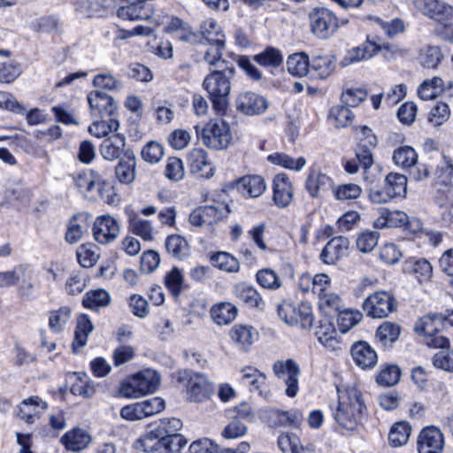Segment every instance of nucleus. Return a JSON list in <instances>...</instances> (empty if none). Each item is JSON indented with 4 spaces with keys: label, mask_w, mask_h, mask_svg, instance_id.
Listing matches in <instances>:
<instances>
[{
    "label": "nucleus",
    "mask_w": 453,
    "mask_h": 453,
    "mask_svg": "<svg viewBox=\"0 0 453 453\" xmlns=\"http://www.w3.org/2000/svg\"><path fill=\"white\" fill-rule=\"evenodd\" d=\"M403 269L405 273L413 276L419 283L429 281L433 275L431 263L423 257H409L404 261Z\"/></svg>",
    "instance_id": "nucleus-22"
},
{
    "label": "nucleus",
    "mask_w": 453,
    "mask_h": 453,
    "mask_svg": "<svg viewBox=\"0 0 453 453\" xmlns=\"http://www.w3.org/2000/svg\"><path fill=\"white\" fill-rule=\"evenodd\" d=\"M160 376L152 369H145L122 382L119 393L127 398H138L153 393L159 385Z\"/></svg>",
    "instance_id": "nucleus-3"
},
{
    "label": "nucleus",
    "mask_w": 453,
    "mask_h": 453,
    "mask_svg": "<svg viewBox=\"0 0 453 453\" xmlns=\"http://www.w3.org/2000/svg\"><path fill=\"white\" fill-rule=\"evenodd\" d=\"M88 215L86 212H81L73 217L70 220L65 240L70 243L77 242L88 228Z\"/></svg>",
    "instance_id": "nucleus-37"
},
{
    "label": "nucleus",
    "mask_w": 453,
    "mask_h": 453,
    "mask_svg": "<svg viewBox=\"0 0 453 453\" xmlns=\"http://www.w3.org/2000/svg\"><path fill=\"white\" fill-rule=\"evenodd\" d=\"M332 192L335 199L346 201L359 197L362 194V188L357 184L346 183L333 187Z\"/></svg>",
    "instance_id": "nucleus-54"
},
{
    "label": "nucleus",
    "mask_w": 453,
    "mask_h": 453,
    "mask_svg": "<svg viewBox=\"0 0 453 453\" xmlns=\"http://www.w3.org/2000/svg\"><path fill=\"white\" fill-rule=\"evenodd\" d=\"M280 319L288 325H300L303 328H310L314 320L311 305L308 302L295 303L289 300H283L277 309Z\"/></svg>",
    "instance_id": "nucleus-5"
},
{
    "label": "nucleus",
    "mask_w": 453,
    "mask_h": 453,
    "mask_svg": "<svg viewBox=\"0 0 453 453\" xmlns=\"http://www.w3.org/2000/svg\"><path fill=\"white\" fill-rule=\"evenodd\" d=\"M224 49L225 44L208 43V47L201 49L198 54L201 55V60L210 65H225L226 62L222 59V50Z\"/></svg>",
    "instance_id": "nucleus-51"
},
{
    "label": "nucleus",
    "mask_w": 453,
    "mask_h": 453,
    "mask_svg": "<svg viewBox=\"0 0 453 453\" xmlns=\"http://www.w3.org/2000/svg\"><path fill=\"white\" fill-rule=\"evenodd\" d=\"M435 185L442 191L453 188V163L448 157H443L437 166Z\"/></svg>",
    "instance_id": "nucleus-39"
},
{
    "label": "nucleus",
    "mask_w": 453,
    "mask_h": 453,
    "mask_svg": "<svg viewBox=\"0 0 453 453\" xmlns=\"http://www.w3.org/2000/svg\"><path fill=\"white\" fill-rule=\"evenodd\" d=\"M330 117L334 119L335 127L340 128L349 125L354 115L349 107L343 104V105L333 107L330 111Z\"/></svg>",
    "instance_id": "nucleus-59"
},
{
    "label": "nucleus",
    "mask_w": 453,
    "mask_h": 453,
    "mask_svg": "<svg viewBox=\"0 0 453 453\" xmlns=\"http://www.w3.org/2000/svg\"><path fill=\"white\" fill-rule=\"evenodd\" d=\"M338 314L337 326L341 333L349 332L353 326L357 325L363 318V314L353 309H342Z\"/></svg>",
    "instance_id": "nucleus-48"
},
{
    "label": "nucleus",
    "mask_w": 453,
    "mask_h": 453,
    "mask_svg": "<svg viewBox=\"0 0 453 453\" xmlns=\"http://www.w3.org/2000/svg\"><path fill=\"white\" fill-rule=\"evenodd\" d=\"M235 74L234 66L226 65L214 70L205 76L203 88L208 93L213 108L218 112H225L231 91V81Z\"/></svg>",
    "instance_id": "nucleus-2"
},
{
    "label": "nucleus",
    "mask_w": 453,
    "mask_h": 453,
    "mask_svg": "<svg viewBox=\"0 0 453 453\" xmlns=\"http://www.w3.org/2000/svg\"><path fill=\"white\" fill-rule=\"evenodd\" d=\"M338 404L333 411L337 424L348 431L357 429L366 410L361 391L355 386L337 389Z\"/></svg>",
    "instance_id": "nucleus-1"
},
{
    "label": "nucleus",
    "mask_w": 453,
    "mask_h": 453,
    "mask_svg": "<svg viewBox=\"0 0 453 453\" xmlns=\"http://www.w3.org/2000/svg\"><path fill=\"white\" fill-rule=\"evenodd\" d=\"M430 348L439 350L433 357V364L436 368L453 372V349L449 342H428Z\"/></svg>",
    "instance_id": "nucleus-26"
},
{
    "label": "nucleus",
    "mask_w": 453,
    "mask_h": 453,
    "mask_svg": "<svg viewBox=\"0 0 453 453\" xmlns=\"http://www.w3.org/2000/svg\"><path fill=\"white\" fill-rule=\"evenodd\" d=\"M99 258L97 248L91 245H81L77 250V259L85 268L92 267Z\"/></svg>",
    "instance_id": "nucleus-58"
},
{
    "label": "nucleus",
    "mask_w": 453,
    "mask_h": 453,
    "mask_svg": "<svg viewBox=\"0 0 453 453\" xmlns=\"http://www.w3.org/2000/svg\"><path fill=\"white\" fill-rule=\"evenodd\" d=\"M126 4L119 8L117 15L127 20H147L154 13V0H123Z\"/></svg>",
    "instance_id": "nucleus-13"
},
{
    "label": "nucleus",
    "mask_w": 453,
    "mask_h": 453,
    "mask_svg": "<svg viewBox=\"0 0 453 453\" xmlns=\"http://www.w3.org/2000/svg\"><path fill=\"white\" fill-rule=\"evenodd\" d=\"M401 377V371L396 365H388L377 375L376 381L379 385L391 387L395 385Z\"/></svg>",
    "instance_id": "nucleus-60"
},
{
    "label": "nucleus",
    "mask_w": 453,
    "mask_h": 453,
    "mask_svg": "<svg viewBox=\"0 0 453 453\" xmlns=\"http://www.w3.org/2000/svg\"><path fill=\"white\" fill-rule=\"evenodd\" d=\"M167 252L174 258L184 259L189 255L187 240L180 234H171L165 240Z\"/></svg>",
    "instance_id": "nucleus-44"
},
{
    "label": "nucleus",
    "mask_w": 453,
    "mask_h": 453,
    "mask_svg": "<svg viewBox=\"0 0 453 453\" xmlns=\"http://www.w3.org/2000/svg\"><path fill=\"white\" fill-rule=\"evenodd\" d=\"M349 242L347 238L339 236L331 239L324 247L320 253V258L323 263L333 265L348 252Z\"/></svg>",
    "instance_id": "nucleus-24"
},
{
    "label": "nucleus",
    "mask_w": 453,
    "mask_h": 453,
    "mask_svg": "<svg viewBox=\"0 0 453 453\" xmlns=\"http://www.w3.org/2000/svg\"><path fill=\"white\" fill-rule=\"evenodd\" d=\"M236 110L247 116H257L265 112L268 109V100L255 92L242 91L235 98Z\"/></svg>",
    "instance_id": "nucleus-12"
},
{
    "label": "nucleus",
    "mask_w": 453,
    "mask_h": 453,
    "mask_svg": "<svg viewBox=\"0 0 453 453\" xmlns=\"http://www.w3.org/2000/svg\"><path fill=\"white\" fill-rule=\"evenodd\" d=\"M267 160L273 165H280L294 171H300L306 165V160L303 157H299L298 158L295 159L292 157L281 152H275L269 155L267 157Z\"/></svg>",
    "instance_id": "nucleus-46"
},
{
    "label": "nucleus",
    "mask_w": 453,
    "mask_h": 453,
    "mask_svg": "<svg viewBox=\"0 0 453 453\" xmlns=\"http://www.w3.org/2000/svg\"><path fill=\"white\" fill-rule=\"evenodd\" d=\"M238 314V308L230 302H221L214 304L210 311L212 320L219 325L232 323Z\"/></svg>",
    "instance_id": "nucleus-30"
},
{
    "label": "nucleus",
    "mask_w": 453,
    "mask_h": 453,
    "mask_svg": "<svg viewBox=\"0 0 453 453\" xmlns=\"http://www.w3.org/2000/svg\"><path fill=\"white\" fill-rule=\"evenodd\" d=\"M336 58L334 55H317L311 60V71L319 79H326L335 71Z\"/></svg>",
    "instance_id": "nucleus-33"
},
{
    "label": "nucleus",
    "mask_w": 453,
    "mask_h": 453,
    "mask_svg": "<svg viewBox=\"0 0 453 453\" xmlns=\"http://www.w3.org/2000/svg\"><path fill=\"white\" fill-rule=\"evenodd\" d=\"M449 117V108L445 103H438L429 112L428 121L438 127L444 123Z\"/></svg>",
    "instance_id": "nucleus-64"
},
{
    "label": "nucleus",
    "mask_w": 453,
    "mask_h": 453,
    "mask_svg": "<svg viewBox=\"0 0 453 453\" xmlns=\"http://www.w3.org/2000/svg\"><path fill=\"white\" fill-rule=\"evenodd\" d=\"M72 310L68 306L60 307L52 311L49 316V326L54 333L62 332L71 318Z\"/></svg>",
    "instance_id": "nucleus-49"
},
{
    "label": "nucleus",
    "mask_w": 453,
    "mask_h": 453,
    "mask_svg": "<svg viewBox=\"0 0 453 453\" xmlns=\"http://www.w3.org/2000/svg\"><path fill=\"white\" fill-rule=\"evenodd\" d=\"M273 189V199L278 207L284 208L291 203L293 199V188L285 173H279L274 176Z\"/></svg>",
    "instance_id": "nucleus-23"
},
{
    "label": "nucleus",
    "mask_w": 453,
    "mask_h": 453,
    "mask_svg": "<svg viewBox=\"0 0 453 453\" xmlns=\"http://www.w3.org/2000/svg\"><path fill=\"white\" fill-rule=\"evenodd\" d=\"M411 427L408 422H396L392 426L388 433V441L393 447H401L407 443Z\"/></svg>",
    "instance_id": "nucleus-47"
},
{
    "label": "nucleus",
    "mask_w": 453,
    "mask_h": 453,
    "mask_svg": "<svg viewBox=\"0 0 453 453\" xmlns=\"http://www.w3.org/2000/svg\"><path fill=\"white\" fill-rule=\"evenodd\" d=\"M118 128L117 117L93 118V123L89 126L88 131L92 135L101 138L117 131Z\"/></svg>",
    "instance_id": "nucleus-41"
},
{
    "label": "nucleus",
    "mask_w": 453,
    "mask_h": 453,
    "mask_svg": "<svg viewBox=\"0 0 453 453\" xmlns=\"http://www.w3.org/2000/svg\"><path fill=\"white\" fill-rule=\"evenodd\" d=\"M136 160L133 153H126L115 168L116 178L123 184H130L135 177Z\"/></svg>",
    "instance_id": "nucleus-36"
},
{
    "label": "nucleus",
    "mask_w": 453,
    "mask_h": 453,
    "mask_svg": "<svg viewBox=\"0 0 453 453\" xmlns=\"http://www.w3.org/2000/svg\"><path fill=\"white\" fill-rule=\"evenodd\" d=\"M350 353L354 363L363 370L373 368L378 362L376 351L367 342H355Z\"/></svg>",
    "instance_id": "nucleus-19"
},
{
    "label": "nucleus",
    "mask_w": 453,
    "mask_h": 453,
    "mask_svg": "<svg viewBox=\"0 0 453 453\" xmlns=\"http://www.w3.org/2000/svg\"><path fill=\"white\" fill-rule=\"evenodd\" d=\"M182 428V421L176 418H163L155 427L163 441L166 442L172 453L180 452L187 444V440L179 434Z\"/></svg>",
    "instance_id": "nucleus-9"
},
{
    "label": "nucleus",
    "mask_w": 453,
    "mask_h": 453,
    "mask_svg": "<svg viewBox=\"0 0 453 453\" xmlns=\"http://www.w3.org/2000/svg\"><path fill=\"white\" fill-rule=\"evenodd\" d=\"M331 183L332 180L326 174L317 170H311L306 178L305 187L312 197H317L320 193L328 190Z\"/></svg>",
    "instance_id": "nucleus-31"
},
{
    "label": "nucleus",
    "mask_w": 453,
    "mask_h": 453,
    "mask_svg": "<svg viewBox=\"0 0 453 453\" xmlns=\"http://www.w3.org/2000/svg\"><path fill=\"white\" fill-rule=\"evenodd\" d=\"M73 183L79 192L84 196L98 195L103 196L104 181L97 173L93 171H84L73 174Z\"/></svg>",
    "instance_id": "nucleus-18"
},
{
    "label": "nucleus",
    "mask_w": 453,
    "mask_h": 453,
    "mask_svg": "<svg viewBox=\"0 0 453 453\" xmlns=\"http://www.w3.org/2000/svg\"><path fill=\"white\" fill-rule=\"evenodd\" d=\"M448 325H451L441 314H427L418 319L414 325V331L419 337H435L434 340H449L441 334Z\"/></svg>",
    "instance_id": "nucleus-11"
},
{
    "label": "nucleus",
    "mask_w": 453,
    "mask_h": 453,
    "mask_svg": "<svg viewBox=\"0 0 453 453\" xmlns=\"http://www.w3.org/2000/svg\"><path fill=\"white\" fill-rule=\"evenodd\" d=\"M242 382L244 385L250 386V391H257L261 396L265 399L271 397V392L267 388L266 376L253 366H246L241 371Z\"/></svg>",
    "instance_id": "nucleus-20"
},
{
    "label": "nucleus",
    "mask_w": 453,
    "mask_h": 453,
    "mask_svg": "<svg viewBox=\"0 0 453 453\" xmlns=\"http://www.w3.org/2000/svg\"><path fill=\"white\" fill-rule=\"evenodd\" d=\"M196 136L203 143L214 150H222L231 141L229 126L223 120L210 121L205 126H195Z\"/></svg>",
    "instance_id": "nucleus-6"
},
{
    "label": "nucleus",
    "mask_w": 453,
    "mask_h": 453,
    "mask_svg": "<svg viewBox=\"0 0 453 453\" xmlns=\"http://www.w3.org/2000/svg\"><path fill=\"white\" fill-rule=\"evenodd\" d=\"M236 188L243 196L255 198L265 191L266 185L261 176L247 175L237 180Z\"/></svg>",
    "instance_id": "nucleus-29"
},
{
    "label": "nucleus",
    "mask_w": 453,
    "mask_h": 453,
    "mask_svg": "<svg viewBox=\"0 0 453 453\" xmlns=\"http://www.w3.org/2000/svg\"><path fill=\"white\" fill-rule=\"evenodd\" d=\"M119 223L110 215L97 217L93 225L94 238L101 244L113 242L119 234Z\"/></svg>",
    "instance_id": "nucleus-17"
},
{
    "label": "nucleus",
    "mask_w": 453,
    "mask_h": 453,
    "mask_svg": "<svg viewBox=\"0 0 453 453\" xmlns=\"http://www.w3.org/2000/svg\"><path fill=\"white\" fill-rule=\"evenodd\" d=\"M179 380L187 381V395L191 402H203L207 400L211 393L212 387L206 378L200 373H195L190 370L180 372Z\"/></svg>",
    "instance_id": "nucleus-10"
},
{
    "label": "nucleus",
    "mask_w": 453,
    "mask_h": 453,
    "mask_svg": "<svg viewBox=\"0 0 453 453\" xmlns=\"http://www.w3.org/2000/svg\"><path fill=\"white\" fill-rule=\"evenodd\" d=\"M188 163L191 173L198 178L209 179L213 175L207 153L202 149H193L188 155Z\"/></svg>",
    "instance_id": "nucleus-25"
},
{
    "label": "nucleus",
    "mask_w": 453,
    "mask_h": 453,
    "mask_svg": "<svg viewBox=\"0 0 453 453\" xmlns=\"http://www.w3.org/2000/svg\"><path fill=\"white\" fill-rule=\"evenodd\" d=\"M165 283L173 296H179L183 285V276L180 271L176 267L171 270L165 277Z\"/></svg>",
    "instance_id": "nucleus-62"
},
{
    "label": "nucleus",
    "mask_w": 453,
    "mask_h": 453,
    "mask_svg": "<svg viewBox=\"0 0 453 453\" xmlns=\"http://www.w3.org/2000/svg\"><path fill=\"white\" fill-rule=\"evenodd\" d=\"M226 211V206L222 203L200 206L190 213L189 222L196 226H212L219 223Z\"/></svg>",
    "instance_id": "nucleus-15"
},
{
    "label": "nucleus",
    "mask_w": 453,
    "mask_h": 453,
    "mask_svg": "<svg viewBox=\"0 0 453 453\" xmlns=\"http://www.w3.org/2000/svg\"><path fill=\"white\" fill-rule=\"evenodd\" d=\"M257 282L264 288L276 290L281 287V280L271 269H261L256 274Z\"/></svg>",
    "instance_id": "nucleus-56"
},
{
    "label": "nucleus",
    "mask_w": 453,
    "mask_h": 453,
    "mask_svg": "<svg viewBox=\"0 0 453 453\" xmlns=\"http://www.w3.org/2000/svg\"><path fill=\"white\" fill-rule=\"evenodd\" d=\"M407 193V178L397 173H390L384 179L383 187H371L369 199L375 203H385L394 198L404 197Z\"/></svg>",
    "instance_id": "nucleus-4"
},
{
    "label": "nucleus",
    "mask_w": 453,
    "mask_h": 453,
    "mask_svg": "<svg viewBox=\"0 0 453 453\" xmlns=\"http://www.w3.org/2000/svg\"><path fill=\"white\" fill-rule=\"evenodd\" d=\"M311 33L319 39H328L340 27V20L335 14L325 7L314 8L309 14Z\"/></svg>",
    "instance_id": "nucleus-7"
},
{
    "label": "nucleus",
    "mask_w": 453,
    "mask_h": 453,
    "mask_svg": "<svg viewBox=\"0 0 453 453\" xmlns=\"http://www.w3.org/2000/svg\"><path fill=\"white\" fill-rule=\"evenodd\" d=\"M417 444L418 453H442L444 437L438 427L427 426L420 431Z\"/></svg>",
    "instance_id": "nucleus-16"
},
{
    "label": "nucleus",
    "mask_w": 453,
    "mask_h": 453,
    "mask_svg": "<svg viewBox=\"0 0 453 453\" xmlns=\"http://www.w3.org/2000/svg\"><path fill=\"white\" fill-rule=\"evenodd\" d=\"M287 68L292 75L303 77L311 71V60L304 52L295 53L288 57Z\"/></svg>",
    "instance_id": "nucleus-42"
},
{
    "label": "nucleus",
    "mask_w": 453,
    "mask_h": 453,
    "mask_svg": "<svg viewBox=\"0 0 453 453\" xmlns=\"http://www.w3.org/2000/svg\"><path fill=\"white\" fill-rule=\"evenodd\" d=\"M110 303V296L104 289H96L88 292L82 300V304L86 308L97 309L105 307Z\"/></svg>",
    "instance_id": "nucleus-52"
},
{
    "label": "nucleus",
    "mask_w": 453,
    "mask_h": 453,
    "mask_svg": "<svg viewBox=\"0 0 453 453\" xmlns=\"http://www.w3.org/2000/svg\"><path fill=\"white\" fill-rule=\"evenodd\" d=\"M379 50V47L372 42H365L360 46L349 50L341 60L342 66H348L354 63L371 58Z\"/></svg>",
    "instance_id": "nucleus-27"
},
{
    "label": "nucleus",
    "mask_w": 453,
    "mask_h": 453,
    "mask_svg": "<svg viewBox=\"0 0 453 453\" xmlns=\"http://www.w3.org/2000/svg\"><path fill=\"white\" fill-rule=\"evenodd\" d=\"M90 441V435L79 427L66 432L60 439V442L66 449L74 452L86 449Z\"/></svg>",
    "instance_id": "nucleus-28"
},
{
    "label": "nucleus",
    "mask_w": 453,
    "mask_h": 453,
    "mask_svg": "<svg viewBox=\"0 0 453 453\" xmlns=\"http://www.w3.org/2000/svg\"><path fill=\"white\" fill-rule=\"evenodd\" d=\"M254 59L263 66L278 67L283 62V56L278 49L268 47L263 52L256 55Z\"/></svg>",
    "instance_id": "nucleus-53"
},
{
    "label": "nucleus",
    "mask_w": 453,
    "mask_h": 453,
    "mask_svg": "<svg viewBox=\"0 0 453 453\" xmlns=\"http://www.w3.org/2000/svg\"><path fill=\"white\" fill-rule=\"evenodd\" d=\"M443 58L441 48L436 45H426L418 52V63L424 68L436 69Z\"/></svg>",
    "instance_id": "nucleus-38"
},
{
    "label": "nucleus",
    "mask_w": 453,
    "mask_h": 453,
    "mask_svg": "<svg viewBox=\"0 0 453 453\" xmlns=\"http://www.w3.org/2000/svg\"><path fill=\"white\" fill-rule=\"evenodd\" d=\"M278 446L282 453H314L311 445H303L294 434H282L278 437Z\"/></svg>",
    "instance_id": "nucleus-35"
},
{
    "label": "nucleus",
    "mask_w": 453,
    "mask_h": 453,
    "mask_svg": "<svg viewBox=\"0 0 453 453\" xmlns=\"http://www.w3.org/2000/svg\"><path fill=\"white\" fill-rule=\"evenodd\" d=\"M92 118L117 117L118 105L112 96L95 90L88 95Z\"/></svg>",
    "instance_id": "nucleus-14"
},
{
    "label": "nucleus",
    "mask_w": 453,
    "mask_h": 453,
    "mask_svg": "<svg viewBox=\"0 0 453 453\" xmlns=\"http://www.w3.org/2000/svg\"><path fill=\"white\" fill-rule=\"evenodd\" d=\"M136 448L144 452L159 451L160 453H172L168 450L166 442L163 441L159 434H157L155 427L147 432L136 441Z\"/></svg>",
    "instance_id": "nucleus-34"
},
{
    "label": "nucleus",
    "mask_w": 453,
    "mask_h": 453,
    "mask_svg": "<svg viewBox=\"0 0 453 453\" xmlns=\"http://www.w3.org/2000/svg\"><path fill=\"white\" fill-rule=\"evenodd\" d=\"M233 294L250 308L258 311H263L265 308V302L252 285L246 282H239L234 286Z\"/></svg>",
    "instance_id": "nucleus-21"
},
{
    "label": "nucleus",
    "mask_w": 453,
    "mask_h": 453,
    "mask_svg": "<svg viewBox=\"0 0 453 453\" xmlns=\"http://www.w3.org/2000/svg\"><path fill=\"white\" fill-rule=\"evenodd\" d=\"M200 33L207 43L225 44V35L220 26L213 19H208L203 22Z\"/></svg>",
    "instance_id": "nucleus-43"
},
{
    "label": "nucleus",
    "mask_w": 453,
    "mask_h": 453,
    "mask_svg": "<svg viewBox=\"0 0 453 453\" xmlns=\"http://www.w3.org/2000/svg\"><path fill=\"white\" fill-rule=\"evenodd\" d=\"M210 260L215 267L227 273H237L240 269L238 259L225 251H219L211 255Z\"/></svg>",
    "instance_id": "nucleus-45"
},
{
    "label": "nucleus",
    "mask_w": 453,
    "mask_h": 453,
    "mask_svg": "<svg viewBox=\"0 0 453 453\" xmlns=\"http://www.w3.org/2000/svg\"><path fill=\"white\" fill-rule=\"evenodd\" d=\"M319 308L327 317H334L344 308L342 298L334 292H327L319 296Z\"/></svg>",
    "instance_id": "nucleus-40"
},
{
    "label": "nucleus",
    "mask_w": 453,
    "mask_h": 453,
    "mask_svg": "<svg viewBox=\"0 0 453 453\" xmlns=\"http://www.w3.org/2000/svg\"><path fill=\"white\" fill-rule=\"evenodd\" d=\"M367 96L365 90L357 88L346 89L342 94V102L348 107H356L363 102Z\"/></svg>",
    "instance_id": "nucleus-63"
},
{
    "label": "nucleus",
    "mask_w": 453,
    "mask_h": 453,
    "mask_svg": "<svg viewBox=\"0 0 453 453\" xmlns=\"http://www.w3.org/2000/svg\"><path fill=\"white\" fill-rule=\"evenodd\" d=\"M436 213L445 225H450L453 222V202L447 196H437L434 198Z\"/></svg>",
    "instance_id": "nucleus-55"
},
{
    "label": "nucleus",
    "mask_w": 453,
    "mask_h": 453,
    "mask_svg": "<svg viewBox=\"0 0 453 453\" xmlns=\"http://www.w3.org/2000/svg\"><path fill=\"white\" fill-rule=\"evenodd\" d=\"M126 144V139L119 134H113L105 139L100 146V153L104 159L112 161L119 158Z\"/></svg>",
    "instance_id": "nucleus-32"
},
{
    "label": "nucleus",
    "mask_w": 453,
    "mask_h": 453,
    "mask_svg": "<svg viewBox=\"0 0 453 453\" xmlns=\"http://www.w3.org/2000/svg\"><path fill=\"white\" fill-rule=\"evenodd\" d=\"M142 157L150 164H155L164 156L163 147L160 143L150 141L142 150Z\"/></svg>",
    "instance_id": "nucleus-61"
},
{
    "label": "nucleus",
    "mask_w": 453,
    "mask_h": 453,
    "mask_svg": "<svg viewBox=\"0 0 453 453\" xmlns=\"http://www.w3.org/2000/svg\"><path fill=\"white\" fill-rule=\"evenodd\" d=\"M393 161L403 168H411L418 162V154L410 146H402L395 150Z\"/></svg>",
    "instance_id": "nucleus-50"
},
{
    "label": "nucleus",
    "mask_w": 453,
    "mask_h": 453,
    "mask_svg": "<svg viewBox=\"0 0 453 453\" xmlns=\"http://www.w3.org/2000/svg\"><path fill=\"white\" fill-rule=\"evenodd\" d=\"M397 303L395 297L387 291H377L366 297L363 303V309L367 316L374 319L388 317L396 310Z\"/></svg>",
    "instance_id": "nucleus-8"
},
{
    "label": "nucleus",
    "mask_w": 453,
    "mask_h": 453,
    "mask_svg": "<svg viewBox=\"0 0 453 453\" xmlns=\"http://www.w3.org/2000/svg\"><path fill=\"white\" fill-rule=\"evenodd\" d=\"M379 238L380 233L378 231H364L357 236V248L362 253H369L377 246Z\"/></svg>",
    "instance_id": "nucleus-57"
}]
</instances>
